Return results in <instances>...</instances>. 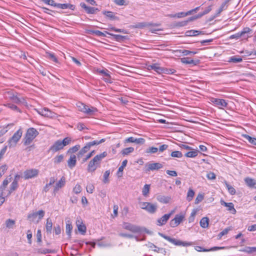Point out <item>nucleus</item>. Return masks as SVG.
<instances>
[{"label": "nucleus", "mask_w": 256, "mask_h": 256, "mask_svg": "<svg viewBox=\"0 0 256 256\" xmlns=\"http://www.w3.org/2000/svg\"><path fill=\"white\" fill-rule=\"evenodd\" d=\"M108 154L106 152L97 154L88 163L87 170L88 172H94L100 164L102 158L106 156Z\"/></svg>", "instance_id": "obj_1"}, {"label": "nucleus", "mask_w": 256, "mask_h": 256, "mask_svg": "<svg viewBox=\"0 0 256 256\" xmlns=\"http://www.w3.org/2000/svg\"><path fill=\"white\" fill-rule=\"evenodd\" d=\"M38 134V132L36 128H28L23 139L24 145L30 144Z\"/></svg>", "instance_id": "obj_2"}, {"label": "nucleus", "mask_w": 256, "mask_h": 256, "mask_svg": "<svg viewBox=\"0 0 256 256\" xmlns=\"http://www.w3.org/2000/svg\"><path fill=\"white\" fill-rule=\"evenodd\" d=\"M160 236L164 238L165 240H168L169 242L173 244L176 246H192L194 244V242H182L181 240H176L174 238H172L168 236H166L162 234H159Z\"/></svg>", "instance_id": "obj_3"}, {"label": "nucleus", "mask_w": 256, "mask_h": 256, "mask_svg": "<svg viewBox=\"0 0 256 256\" xmlns=\"http://www.w3.org/2000/svg\"><path fill=\"white\" fill-rule=\"evenodd\" d=\"M141 208L150 214H154L158 210L157 204H152L149 202H141L140 203Z\"/></svg>", "instance_id": "obj_4"}, {"label": "nucleus", "mask_w": 256, "mask_h": 256, "mask_svg": "<svg viewBox=\"0 0 256 256\" xmlns=\"http://www.w3.org/2000/svg\"><path fill=\"white\" fill-rule=\"evenodd\" d=\"M22 131L20 128L14 133L12 137L8 140V146L10 148L14 147L21 138Z\"/></svg>", "instance_id": "obj_5"}, {"label": "nucleus", "mask_w": 256, "mask_h": 256, "mask_svg": "<svg viewBox=\"0 0 256 256\" xmlns=\"http://www.w3.org/2000/svg\"><path fill=\"white\" fill-rule=\"evenodd\" d=\"M78 110L89 115L92 114L94 112H97V109L94 107L89 108L88 106L84 104L78 102L76 104Z\"/></svg>", "instance_id": "obj_6"}, {"label": "nucleus", "mask_w": 256, "mask_h": 256, "mask_svg": "<svg viewBox=\"0 0 256 256\" xmlns=\"http://www.w3.org/2000/svg\"><path fill=\"white\" fill-rule=\"evenodd\" d=\"M44 216V212L43 210H40L37 212L29 214L28 218L31 222H38Z\"/></svg>", "instance_id": "obj_7"}, {"label": "nucleus", "mask_w": 256, "mask_h": 256, "mask_svg": "<svg viewBox=\"0 0 256 256\" xmlns=\"http://www.w3.org/2000/svg\"><path fill=\"white\" fill-rule=\"evenodd\" d=\"M251 32L252 30L249 28L246 27L243 28L242 31L230 36V39L236 38L238 40L240 38H242L244 39H246L249 37L248 34Z\"/></svg>", "instance_id": "obj_8"}, {"label": "nucleus", "mask_w": 256, "mask_h": 256, "mask_svg": "<svg viewBox=\"0 0 256 256\" xmlns=\"http://www.w3.org/2000/svg\"><path fill=\"white\" fill-rule=\"evenodd\" d=\"M184 220V214H176L174 218L170 222V226L171 228H176Z\"/></svg>", "instance_id": "obj_9"}, {"label": "nucleus", "mask_w": 256, "mask_h": 256, "mask_svg": "<svg viewBox=\"0 0 256 256\" xmlns=\"http://www.w3.org/2000/svg\"><path fill=\"white\" fill-rule=\"evenodd\" d=\"M39 170L36 168H32L25 170L24 172V178L28 180L36 177L38 174Z\"/></svg>", "instance_id": "obj_10"}, {"label": "nucleus", "mask_w": 256, "mask_h": 256, "mask_svg": "<svg viewBox=\"0 0 256 256\" xmlns=\"http://www.w3.org/2000/svg\"><path fill=\"white\" fill-rule=\"evenodd\" d=\"M122 228L134 233H138L141 232V228L140 226L132 224L128 222H124Z\"/></svg>", "instance_id": "obj_11"}, {"label": "nucleus", "mask_w": 256, "mask_h": 256, "mask_svg": "<svg viewBox=\"0 0 256 256\" xmlns=\"http://www.w3.org/2000/svg\"><path fill=\"white\" fill-rule=\"evenodd\" d=\"M162 164L159 162L147 163L146 166L145 171L148 172L150 170H158L162 168Z\"/></svg>", "instance_id": "obj_12"}, {"label": "nucleus", "mask_w": 256, "mask_h": 256, "mask_svg": "<svg viewBox=\"0 0 256 256\" xmlns=\"http://www.w3.org/2000/svg\"><path fill=\"white\" fill-rule=\"evenodd\" d=\"M210 101L215 106H217L219 108L226 107L228 105V103L226 102V100L224 99L212 98H210Z\"/></svg>", "instance_id": "obj_13"}, {"label": "nucleus", "mask_w": 256, "mask_h": 256, "mask_svg": "<svg viewBox=\"0 0 256 256\" xmlns=\"http://www.w3.org/2000/svg\"><path fill=\"white\" fill-rule=\"evenodd\" d=\"M227 247L225 246H214L209 249L204 248L200 246H196L194 247L195 250L198 252H208L210 251H215L220 250H224L227 248Z\"/></svg>", "instance_id": "obj_14"}, {"label": "nucleus", "mask_w": 256, "mask_h": 256, "mask_svg": "<svg viewBox=\"0 0 256 256\" xmlns=\"http://www.w3.org/2000/svg\"><path fill=\"white\" fill-rule=\"evenodd\" d=\"M64 148L60 140L56 141L53 145H52L50 148V150L53 152H56L59 150H60Z\"/></svg>", "instance_id": "obj_15"}, {"label": "nucleus", "mask_w": 256, "mask_h": 256, "mask_svg": "<svg viewBox=\"0 0 256 256\" xmlns=\"http://www.w3.org/2000/svg\"><path fill=\"white\" fill-rule=\"evenodd\" d=\"M170 219V215L164 214L156 220V225L160 226L165 225Z\"/></svg>", "instance_id": "obj_16"}, {"label": "nucleus", "mask_w": 256, "mask_h": 256, "mask_svg": "<svg viewBox=\"0 0 256 256\" xmlns=\"http://www.w3.org/2000/svg\"><path fill=\"white\" fill-rule=\"evenodd\" d=\"M156 198L158 201L162 204H168L171 200L170 196H165L161 194H158Z\"/></svg>", "instance_id": "obj_17"}, {"label": "nucleus", "mask_w": 256, "mask_h": 256, "mask_svg": "<svg viewBox=\"0 0 256 256\" xmlns=\"http://www.w3.org/2000/svg\"><path fill=\"white\" fill-rule=\"evenodd\" d=\"M55 251L54 250L45 248H40L34 250V253L37 254H52Z\"/></svg>", "instance_id": "obj_18"}, {"label": "nucleus", "mask_w": 256, "mask_h": 256, "mask_svg": "<svg viewBox=\"0 0 256 256\" xmlns=\"http://www.w3.org/2000/svg\"><path fill=\"white\" fill-rule=\"evenodd\" d=\"M106 33L113 36L114 39L118 42H124L125 40L127 39L128 36H122L120 34H115L106 32Z\"/></svg>", "instance_id": "obj_19"}, {"label": "nucleus", "mask_w": 256, "mask_h": 256, "mask_svg": "<svg viewBox=\"0 0 256 256\" xmlns=\"http://www.w3.org/2000/svg\"><path fill=\"white\" fill-rule=\"evenodd\" d=\"M10 98L14 102L17 104H24L25 102V100L23 97L18 98L14 94L10 95Z\"/></svg>", "instance_id": "obj_20"}, {"label": "nucleus", "mask_w": 256, "mask_h": 256, "mask_svg": "<svg viewBox=\"0 0 256 256\" xmlns=\"http://www.w3.org/2000/svg\"><path fill=\"white\" fill-rule=\"evenodd\" d=\"M65 183H66V179H65V178L64 176H62L60 180L58 182L56 183V186H54V192H58L60 188H62V186H64L65 184Z\"/></svg>", "instance_id": "obj_21"}, {"label": "nucleus", "mask_w": 256, "mask_h": 256, "mask_svg": "<svg viewBox=\"0 0 256 256\" xmlns=\"http://www.w3.org/2000/svg\"><path fill=\"white\" fill-rule=\"evenodd\" d=\"M181 62L184 64H192L193 65H196L198 62V60H194L190 58H181Z\"/></svg>", "instance_id": "obj_22"}, {"label": "nucleus", "mask_w": 256, "mask_h": 256, "mask_svg": "<svg viewBox=\"0 0 256 256\" xmlns=\"http://www.w3.org/2000/svg\"><path fill=\"white\" fill-rule=\"evenodd\" d=\"M76 156L74 154L71 155L69 160H68V166L72 169L76 166Z\"/></svg>", "instance_id": "obj_23"}, {"label": "nucleus", "mask_w": 256, "mask_h": 256, "mask_svg": "<svg viewBox=\"0 0 256 256\" xmlns=\"http://www.w3.org/2000/svg\"><path fill=\"white\" fill-rule=\"evenodd\" d=\"M102 13L110 20H119V18L116 16L114 12L111 11L104 10L102 12Z\"/></svg>", "instance_id": "obj_24"}, {"label": "nucleus", "mask_w": 256, "mask_h": 256, "mask_svg": "<svg viewBox=\"0 0 256 256\" xmlns=\"http://www.w3.org/2000/svg\"><path fill=\"white\" fill-rule=\"evenodd\" d=\"M239 251L249 254H256V247L246 246L243 248L240 249Z\"/></svg>", "instance_id": "obj_25"}, {"label": "nucleus", "mask_w": 256, "mask_h": 256, "mask_svg": "<svg viewBox=\"0 0 256 256\" xmlns=\"http://www.w3.org/2000/svg\"><path fill=\"white\" fill-rule=\"evenodd\" d=\"M204 32L202 31L190 30L186 32V35L188 36H196L199 34H204Z\"/></svg>", "instance_id": "obj_26"}, {"label": "nucleus", "mask_w": 256, "mask_h": 256, "mask_svg": "<svg viewBox=\"0 0 256 256\" xmlns=\"http://www.w3.org/2000/svg\"><path fill=\"white\" fill-rule=\"evenodd\" d=\"M105 141H106V139L102 138V139H101L100 140H94L92 142H88L86 143V144L87 145V146H88L89 148H90L92 146H96V145L100 144L104 142Z\"/></svg>", "instance_id": "obj_27"}, {"label": "nucleus", "mask_w": 256, "mask_h": 256, "mask_svg": "<svg viewBox=\"0 0 256 256\" xmlns=\"http://www.w3.org/2000/svg\"><path fill=\"white\" fill-rule=\"evenodd\" d=\"M153 24L152 23H148L146 22H138L133 26V28H143L146 27H148L150 26H152Z\"/></svg>", "instance_id": "obj_28"}, {"label": "nucleus", "mask_w": 256, "mask_h": 256, "mask_svg": "<svg viewBox=\"0 0 256 256\" xmlns=\"http://www.w3.org/2000/svg\"><path fill=\"white\" fill-rule=\"evenodd\" d=\"M16 224V221L14 220L8 218L5 222L6 227L9 229H12Z\"/></svg>", "instance_id": "obj_29"}, {"label": "nucleus", "mask_w": 256, "mask_h": 256, "mask_svg": "<svg viewBox=\"0 0 256 256\" xmlns=\"http://www.w3.org/2000/svg\"><path fill=\"white\" fill-rule=\"evenodd\" d=\"M46 228L47 233L50 234L52 228V222L50 218H48L46 220Z\"/></svg>", "instance_id": "obj_30"}, {"label": "nucleus", "mask_w": 256, "mask_h": 256, "mask_svg": "<svg viewBox=\"0 0 256 256\" xmlns=\"http://www.w3.org/2000/svg\"><path fill=\"white\" fill-rule=\"evenodd\" d=\"M10 176L9 177L6 178L2 184L0 186V190L1 192H4V190L6 188L7 185L11 180Z\"/></svg>", "instance_id": "obj_31"}, {"label": "nucleus", "mask_w": 256, "mask_h": 256, "mask_svg": "<svg viewBox=\"0 0 256 256\" xmlns=\"http://www.w3.org/2000/svg\"><path fill=\"white\" fill-rule=\"evenodd\" d=\"M90 150V148L87 146L86 144L78 152V158H80L83 156V155L88 152Z\"/></svg>", "instance_id": "obj_32"}, {"label": "nucleus", "mask_w": 256, "mask_h": 256, "mask_svg": "<svg viewBox=\"0 0 256 256\" xmlns=\"http://www.w3.org/2000/svg\"><path fill=\"white\" fill-rule=\"evenodd\" d=\"M200 226L203 228H206L208 226L209 219L206 217L202 218L200 220Z\"/></svg>", "instance_id": "obj_33"}, {"label": "nucleus", "mask_w": 256, "mask_h": 256, "mask_svg": "<svg viewBox=\"0 0 256 256\" xmlns=\"http://www.w3.org/2000/svg\"><path fill=\"white\" fill-rule=\"evenodd\" d=\"M242 59L240 56H234L230 57L228 60L230 62L238 63L242 62Z\"/></svg>", "instance_id": "obj_34"}, {"label": "nucleus", "mask_w": 256, "mask_h": 256, "mask_svg": "<svg viewBox=\"0 0 256 256\" xmlns=\"http://www.w3.org/2000/svg\"><path fill=\"white\" fill-rule=\"evenodd\" d=\"M242 136L246 140H248L251 144L256 146V138H252L248 134H242Z\"/></svg>", "instance_id": "obj_35"}, {"label": "nucleus", "mask_w": 256, "mask_h": 256, "mask_svg": "<svg viewBox=\"0 0 256 256\" xmlns=\"http://www.w3.org/2000/svg\"><path fill=\"white\" fill-rule=\"evenodd\" d=\"M194 194H195V192H194V190L192 188H190L187 192L186 200L188 202H190L192 200V198L194 196Z\"/></svg>", "instance_id": "obj_36"}, {"label": "nucleus", "mask_w": 256, "mask_h": 256, "mask_svg": "<svg viewBox=\"0 0 256 256\" xmlns=\"http://www.w3.org/2000/svg\"><path fill=\"white\" fill-rule=\"evenodd\" d=\"M76 223L79 232H81L82 234H84L86 232V230L85 225L81 224L80 220H77Z\"/></svg>", "instance_id": "obj_37"}, {"label": "nucleus", "mask_w": 256, "mask_h": 256, "mask_svg": "<svg viewBox=\"0 0 256 256\" xmlns=\"http://www.w3.org/2000/svg\"><path fill=\"white\" fill-rule=\"evenodd\" d=\"M18 187V183L16 181H13L10 184V190L7 196H10L11 193L15 190Z\"/></svg>", "instance_id": "obj_38"}, {"label": "nucleus", "mask_w": 256, "mask_h": 256, "mask_svg": "<svg viewBox=\"0 0 256 256\" xmlns=\"http://www.w3.org/2000/svg\"><path fill=\"white\" fill-rule=\"evenodd\" d=\"M224 184L229 193L232 195L235 194L236 193V191L234 188L230 184H229L226 182H225Z\"/></svg>", "instance_id": "obj_39"}, {"label": "nucleus", "mask_w": 256, "mask_h": 256, "mask_svg": "<svg viewBox=\"0 0 256 256\" xmlns=\"http://www.w3.org/2000/svg\"><path fill=\"white\" fill-rule=\"evenodd\" d=\"M246 184L250 188H253L254 185V180L250 178H246L244 179Z\"/></svg>", "instance_id": "obj_40"}, {"label": "nucleus", "mask_w": 256, "mask_h": 256, "mask_svg": "<svg viewBox=\"0 0 256 256\" xmlns=\"http://www.w3.org/2000/svg\"><path fill=\"white\" fill-rule=\"evenodd\" d=\"M6 106H8V108L11 109L12 110L15 111L16 112H21L20 110L15 104H8L6 105Z\"/></svg>", "instance_id": "obj_41"}, {"label": "nucleus", "mask_w": 256, "mask_h": 256, "mask_svg": "<svg viewBox=\"0 0 256 256\" xmlns=\"http://www.w3.org/2000/svg\"><path fill=\"white\" fill-rule=\"evenodd\" d=\"M176 72V70L174 69L162 68V74H173Z\"/></svg>", "instance_id": "obj_42"}, {"label": "nucleus", "mask_w": 256, "mask_h": 256, "mask_svg": "<svg viewBox=\"0 0 256 256\" xmlns=\"http://www.w3.org/2000/svg\"><path fill=\"white\" fill-rule=\"evenodd\" d=\"M134 151V148L132 147L126 148L123 149L122 151V154L124 156L128 155L129 154L132 152Z\"/></svg>", "instance_id": "obj_43"}, {"label": "nucleus", "mask_w": 256, "mask_h": 256, "mask_svg": "<svg viewBox=\"0 0 256 256\" xmlns=\"http://www.w3.org/2000/svg\"><path fill=\"white\" fill-rule=\"evenodd\" d=\"M198 150L188 152L185 154V156L188 158H194L198 156Z\"/></svg>", "instance_id": "obj_44"}, {"label": "nucleus", "mask_w": 256, "mask_h": 256, "mask_svg": "<svg viewBox=\"0 0 256 256\" xmlns=\"http://www.w3.org/2000/svg\"><path fill=\"white\" fill-rule=\"evenodd\" d=\"M110 174V170H106L104 174V176H103V177H104V179H103V182L104 183V184H107V183H108L109 182V179H108V176Z\"/></svg>", "instance_id": "obj_45"}, {"label": "nucleus", "mask_w": 256, "mask_h": 256, "mask_svg": "<svg viewBox=\"0 0 256 256\" xmlns=\"http://www.w3.org/2000/svg\"><path fill=\"white\" fill-rule=\"evenodd\" d=\"M100 10L98 8H96L94 7L88 6L86 12V13L88 14H94L96 12V11H99Z\"/></svg>", "instance_id": "obj_46"}, {"label": "nucleus", "mask_w": 256, "mask_h": 256, "mask_svg": "<svg viewBox=\"0 0 256 256\" xmlns=\"http://www.w3.org/2000/svg\"><path fill=\"white\" fill-rule=\"evenodd\" d=\"M232 230V228H231V227H228L226 228L219 233L218 237L219 238H220L222 236L226 234L228 232Z\"/></svg>", "instance_id": "obj_47"}, {"label": "nucleus", "mask_w": 256, "mask_h": 256, "mask_svg": "<svg viewBox=\"0 0 256 256\" xmlns=\"http://www.w3.org/2000/svg\"><path fill=\"white\" fill-rule=\"evenodd\" d=\"M227 210L230 212L232 214H236V210L234 208V204L232 202H230L228 206H227Z\"/></svg>", "instance_id": "obj_48"}, {"label": "nucleus", "mask_w": 256, "mask_h": 256, "mask_svg": "<svg viewBox=\"0 0 256 256\" xmlns=\"http://www.w3.org/2000/svg\"><path fill=\"white\" fill-rule=\"evenodd\" d=\"M150 186L149 184H145L142 188V192L144 196H147L150 192Z\"/></svg>", "instance_id": "obj_49"}, {"label": "nucleus", "mask_w": 256, "mask_h": 256, "mask_svg": "<svg viewBox=\"0 0 256 256\" xmlns=\"http://www.w3.org/2000/svg\"><path fill=\"white\" fill-rule=\"evenodd\" d=\"M72 228V226L71 224L70 223H66V234L69 236H71V232Z\"/></svg>", "instance_id": "obj_50"}, {"label": "nucleus", "mask_w": 256, "mask_h": 256, "mask_svg": "<svg viewBox=\"0 0 256 256\" xmlns=\"http://www.w3.org/2000/svg\"><path fill=\"white\" fill-rule=\"evenodd\" d=\"M180 52L182 54L183 56L192 55L197 54L196 52H192L186 50H180Z\"/></svg>", "instance_id": "obj_51"}, {"label": "nucleus", "mask_w": 256, "mask_h": 256, "mask_svg": "<svg viewBox=\"0 0 256 256\" xmlns=\"http://www.w3.org/2000/svg\"><path fill=\"white\" fill-rule=\"evenodd\" d=\"M170 156L174 158H180L182 156V154L180 151L176 150L172 152Z\"/></svg>", "instance_id": "obj_52"}, {"label": "nucleus", "mask_w": 256, "mask_h": 256, "mask_svg": "<svg viewBox=\"0 0 256 256\" xmlns=\"http://www.w3.org/2000/svg\"><path fill=\"white\" fill-rule=\"evenodd\" d=\"M91 34H95L96 35L99 36H106V35L104 32L98 30H90Z\"/></svg>", "instance_id": "obj_53"}, {"label": "nucleus", "mask_w": 256, "mask_h": 256, "mask_svg": "<svg viewBox=\"0 0 256 256\" xmlns=\"http://www.w3.org/2000/svg\"><path fill=\"white\" fill-rule=\"evenodd\" d=\"M162 68L159 66L158 64H154L153 70L158 74H162Z\"/></svg>", "instance_id": "obj_54"}, {"label": "nucleus", "mask_w": 256, "mask_h": 256, "mask_svg": "<svg viewBox=\"0 0 256 256\" xmlns=\"http://www.w3.org/2000/svg\"><path fill=\"white\" fill-rule=\"evenodd\" d=\"M148 247L150 248H151L154 251L159 252L160 250H162V248H160L158 247H157L156 246H155L154 244L152 243H149L148 244Z\"/></svg>", "instance_id": "obj_55"}, {"label": "nucleus", "mask_w": 256, "mask_h": 256, "mask_svg": "<svg viewBox=\"0 0 256 256\" xmlns=\"http://www.w3.org/2000/svg\"><path fill=\"white\" fill-rule=\"evenodd\" d=\"M204 194H198L195 200V202H194L195 204H199L200 202H201L204 200Z\"/></svg>", "instance_id": "obj_56"}, {"label": "nucleus", "mask_w": 256, "mask_h": 256, "mask_svg": "<svg viewBox=\"0 0 256 256\" xmlns=\"http://www.w3.org/2000/svg\"><path fill=\"white\" fill-rule=\"evenodd\" d=\"M108 30L114 31L115 32H122L124 34H128L126 30H124V29L117 28L114 26L110 28Z\"/></svg>", "instance_id": "obj_57"}, {"label": "nucleus", "mask_w": 256, "mask_h": 256, "mask_svg": "<svg viewBox=\"0 0 256 256\" xmlns=\"http://www.w3.org/2000/svg\"><path fill=\"white\" fill-rule=\"evenodd\" d=\"M227 6H226V3H222L220 6V8L216 12V15H218L224 10L227 8Z\"/></svg>", "instance_id": "obj_58"}, {"label": "nucleus", "mask_w": 256, "mask_h": 256, "mask_svg": "<svg viewBox=\"0 0 256 256\" xmlns=\"http://www.w3.org/2000/svg\"><path fill=\"white\" fill-rule=\"evenodd\" d=\"M64 156L62 154L54 158V162L55 164H59L63 160Z\"/></svg>", "instance_id": "obj_59"}, {"label": "nucleus", "mask_w": 256, "mask_h": 256, "mask_svg": "<svg viewBox=\"0 0 256 256\" xmlns=\"http://www.w3.org/2000/svg\"><path fill=\"white\" fill-rule=\"evenodd\" d=\"M158 151V148L156 147H150L146 150V153L154 154Z\"/></svg>", "instance_id": "obj_60"}, {"label": "nucleus", "mask_w": 256, "mask_h": 256, "mask_svg": "<svg viewBox=\"0 0 256 256\" xmlns=\"http://www.w3.org/2000/svg\"><path fill=\"white\" fill-rule=\"evenodd\" d=\"M114 2L118 6H126L128 4L125 0H114Z\"/></svg>", "instance_id": "obj_61"}, {"label": "nucleus", "mask_w": 256, "mask_h": 256, "mask_svg": "<svg viewBox=\"0 0 256 256\" xmlns=\"http://www.w3.org/2000/svg\"><path fill=\"white\" fill-rule=\"evenodd\" d=\"M81 191H82V187L78 184H76V186H74V188H73L74 192L76 194H80L81 192Z\"/></svg>", "instance_id": "obj_62"}, {"label": "nucleus", "mask_w": 256, "mask_h": 256, "mask_svg": "<svg viewBox=\"0 0 256 256\" xmlns=\"http://www.w3.org/2000/svg\"><path fill=\"white\" fill-rule=\"evenodd\" d=\"M86 189L88 192L92 194L94 189V186L92 184H90L86 186Z\"/></svg>", "instance_id": "obj_63"}, {"label": "nucleus", "mask_w": 256, "mask_h": 256, "mask_svg": "<svg viewBox=\"0 0 256 256\" xmlns=\"http://www.w3.org/2000/svg\"><path fill=\"white\" fill-rule=\"evenodd\" d=\"M70 142L71 138L68 137L64 138L62 141L61 140V142L64 147L66 145H68Z\"/></svg>", "instance_id": "obj_64"}]
</instances>
